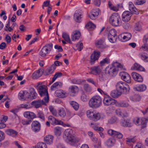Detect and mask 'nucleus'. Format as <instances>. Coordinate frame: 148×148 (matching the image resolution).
<instances>
[{
    "instance_id": "1",
    "label": "nucleus",
    "mask_w": 148,
    "mask_h": 148,
    "mask_svg": "<svg viewBox=\"0 0 148 148\" xmlns=\"http://www.w3.org/2000/svg\"><path fill=\"white\" fill-rule=\"evenodd\" d=\"M63 137L65 138V140L68 143L73 145L78 142L79 139L73 134L72 130L70 129L66 130L64 132Z\"/></svg>"
},
{
    "instance_id": "2",
    "label": "nucleus",
    "mask_w": 148,
    "mask_h": 148,
    "mask_svg": "<svg viewBox=\"0 0 148 148\" xmlns=\"http://www.w3.org/2000/svg\"><path fill=\"white\" fill-rule=\"evenodd\" d=\"M102 99L98 95L92 97L89 100V106L90 108L96 109L100 107L101 104Z\"/></svg>"
},
{
    "instance_id": "3",
    "label": "nucleus",
    "mask_w": 148,
    "mask_h": 148,
    "mask_svg": "<svg viewBox=\"0 0 148 148\" xmlns=\"http://www.w3.org/2000/svg\"><path fill=\"white\" fill-rule=\"evenodd\" d=\"M36 87L38 90V92L40 96H45L44 99L45 102H48L49 100V97L47 87L44 85H40V83H38Z\"/></svg>"
},
{
    "instance_id": "4",
    "label": "nucleus",
    "mask_w": 148,
    "mask_h": 148,
    "mask_svg": "<svg viewBox=\"0 0 148 148\" xmlns=\"http://www.w3.org/2000/svg\"><path fill=\"white\" fill-rule=\"evenodd\" d=\"M116 89L119 91L121 94H126L130 90L129 85L125 82L122 81L118 82L116 85Z\"/></svg>"
},
{
    "instance_id": "5",
    "label": "nucleus",
    "mask_w": 148,
    "mask_h": 148,
    "mask_svg": "<svg viewBox=\"0 0 148 148\" xmlns=\"http://www.w3.org/2000/svg\"><path fill=\"white\" fill-rule=\"evenodd\" d=\"M121 18L119 15L116 13H113L109 20L110 23L112 26H118L121 24Z\"/></svg>"
},
{
    "instance_id": "6",
    "label": "nucleus",
    "mask_w": 148,
    "mask_h": 148,
    "mask_svg": "<svg viewBox=\"0 0 148 148\" xmlns=\"http://www.w3.org/2000/svg\"><path fill=\"white\" fill-rule=\"evenodd\" d=\"M53 46L51 43L46 44L41 50L39 53L40 55L42 57L45 56L51 50Z\"/></svg>"
},
{
    "instance_id": "7",
    "label": "nucleus",
    "mask_w": 148,
    "mask_h": 148,
    "mask_svg": "<svg viewBox=\"0 0 148 148\" xmlns=\"http://www.w3.org/2000/svg\"><path fill=\"white\" fill-rule=\"evenodd\" d=\"M116 31L114 29H111L109 31L108 34V39L112 43L115 42L117 39Z\"/></svg>"
},
{
    "instance_id": "8",
    "label": "nucleus",
    "mask_w": 148,
    "mask_h": 148,
    "mask_svg": "<svg viewBox=\"0 0 148 148\" xmlns=\"http://www.w3.org/2000/svg\"><path fill=\"white\" fill-rule=\"evenodd\" d=\"M116 101L111 98L110 96H106L104 97L103 100V103L104 105L109 106L115 104Z\"/></svg>"
},
{
    "instance_id": "9",
    "label": "nucleus",
    "mask_w": 148,
    "mask_h": 148,
    "mask_svg": "<svg viewBox=\"0 0 148 148\" xmlns=\"http://www.w3.org/2000/svg\"><path fill=\"white\" fill-rule=\"evenodd\" d=\"M100 52L99 51H94L90 56V63L91 64H93L97 60L100 56Z\"/></svg>"
},
{
    "instance_id": "10",
    "label": "nucleus",
    "mask_w": 148,
    "mask_h": 148,
    "mask_svg": "<svg viewBox=\"0 0 148 148\" xmlns=\"http://www.w3.org/2000/svg\"><path fill=\"white\" fill-rule=\"evenodd\" d=\"M118 69L115 67L112 66L109 68L106 67L105 70V72L106 74H108L112 76H115L117 74Z\"/></svg>"
},
{
    "instance_id": "11",
    "label": "nucleus",
    "mask_w": 148,
    "mask_h": 148,
    "mask_svg": "<svg viewBox=\"0 0 148 148\" xmlns=\"http://www.w3.org/2000/svg\"><path fill=\"white\" fill-rule=\"evenodd\" d=\"M119 75L121 79L124 81L128 83L131 82V77L127 73L124 71L121 72L120 73Z\"/></svg>"
},
{
    "instance_id": "12",
    "label": "nucleus",
    "mask_w": 148,
    "mask_h": 148,
    "mask_svg": "<svg viewBox=\"0 0 148 148\" xmlns=\"http://www.w3.org/2000/svg\"><path fill=\"white\" fill-rule=\"evenodd\" d=\"M96 47L99 49H103L106 47L105 40L103 39H100L97 40L95 42Z\"/></svg>"
},
{
    "instance_id": "13",
    "label": "nucleus",
    "mask_w": 148,
    "mask_h": 148,
    "mask_svg": "<svg viewBox=\"0 0 148 148\" xmlns=\"http://www.w3.org/2000/svg\"><path fill=\"white\" fill-rule=\"evenodd\" d=\"M41 125L40 123L37 121H33L32 124V130L35 132H37L40 130Z\"/></svg>"
},
{
    "instance_id": "14",
    "label": "nucleus",
    "mask_w": 148,
    "mask_h": 148,
    "mask_svg": "<svg viewBox=\"0 0 148 148\" xmlns=\"http://www.w3.org/2000/svg\"><path fill=\"white\" fill-rule=\"evenodd\" d=\"M108 132L109 134L119 139L122 138L123 136L121 133L114 130L110 129L108 131Z\"/></svg>"
},
{
    "instance_id": "15",
    "label": "nucleus",
    "mask_w": 148,
    "mask_h": 148,
    "mask_svg": "<svg viewBox=\"0 0 148 148\" xmlns=\"http://www.w3.org/2000/svg\"><path fill=\"white\" fill-rule=\"evenodd\" d=\"M132 16V13L130 11H125L122 14V20L124 22H127L130 20Z\"/></svg>"
},
{
    "instance_id": "16",
    "label": "nucleus",
    "mask_w": 148,
    "mask_h": 148,
    "mask_svg": "<svg viewBox=\"0 0 148 148\" xmlns=\"http://www.w3.org/2000/svg\"><path fill=\"white\" fill-rule=\"evenodd\" d=\"M81 36V33L79 30H76L73 31L71 34V38L73 41L78 40Z\"/></svg>"
},
{
    "instance_id": "17",
    "label": "nucleus",
    "mask_w": 148,
    "mask_h": 148,
    "mask_svg": "<svg viewBox=\"0 0 148 148\" xmlns=\"http://www.w3.org/2000/svg\"><path fill=\"white\" fill-rule=\"evenodd\" d=\"M20 99L26 100L27 99H30V93L26 90L20 92L19 94Z\"/></svg>"
},
{
    "instance_id": "18",
    "label": "nucleus",
    "mask_w": 148,
    "mask_h": 148,
    "mask_svg": "<svg viewBox=\"0 0 148 148\" xmlns=\"http://www.w3.org/2000/svg\"><path fill=\"white\" fill-rule=\"evenodd\" d=\"M101 69L100 66H93L90 68V73L95 75H99L101 71Z\"/></svg>"
},
{
    "instance_id": "19",
    "label": "nucleus",
    "mask_w": 148,
    "mask_h": 148,
    "mask_svg": "<svg viewBox=\"0 0 148 148\" xmlns=\"http://www.w3.org/2000/svg\"><path fill=\"white\" fill-rule=\"evenodd\" d=\"M99 12L98 9H93L89 13V16L91 19L95 20L99 15Z\"/></svg>"
},
{
    "instance_id": "20",
    "label": "nucleus",
    "mask_w": 148,
    "mask_h": 148,
    "mask_svg": "<svg viewBox=\"0 0 148 148\" xmlns=\"http://www.w3.org/2000/svg\"><path fill=\"white\" fill-rule=\"evenodd\" d=\"M132 76L135 81L138 82H142L143 78L142 76L139 74L135 72H132Z\"/></svg>"
},
{
    "instance_id": "21",
    "label": "nucleus",
    "mask_w": 148,
    "mask_h": 148,
    "mask_svg": "<svg viewBox=\"0 0 148 148\" xmlns=\"http://www.w3.org/2000/svg\"><path fill=\"white\" fill-rule=\"evenodd\" d=\"M32 104L36 108H38L41 107L42 105L45 104V102L43 100H38L32 101Z\"/></svg>"
},
{
    "instance_id": "22",
    "label": "nucleus",
    "mask_w": 148,
    "mask_h": 148,
    "mask_svg": "<svg viewBox=\"0 0 148 148\" xmlns=\"http://www.w3.org/2000/svg\"><path fill=\"white\" fill-rule=\"evenodd\" d=\"M49 121L50 123L53 125L59 124L60 125L63 123L60 121L56 119L54 117L52 116H50L48 117Z\"/></svg>"
},
{
    "instance_id": "23",
    "label": "nucleus",
    "mask_w": 148,
    "mask_h": 148,
    "mask_svg": "<svg viewBox=\"0 0 148 148\" xmlns=\"http://www.w3.org/2000/svg\"><path fill=\"white\" fill-rule=\"evenodd\" d=\"M115 112L118 116L120 117H125L128 116V113L126 111L121 110L120 109L116 110Z\"/></svg>"
},
{
    "instance_id": "24",
    "label": "nucleus",
    "mask_w": 148,
    "mask_h": 148,
    "mask_svg": "<svg viewBox=\"0 0 148 148\" xmlns=\"http://www.w3.org/2000/svg\"><path fill=\"white\" fill-rule=\"evenodd\" d=\"M55 94L57 97L60 98L65 97L67 95L66 92L61 90H57L55 92Z\"/></svg>"
},
{
    "instance_id": "25",
    "label": "nucleus",
    "mask_w": 148,
    "mask_h": 148,
    "mask_svg": "<svg viewBox=\"0 0 148 148\" xmlns=\"http://www.w3.org/2000/svg\"><path fill=\"white\" fill-rule=\"evenodd\" d=\"M42 70L41 69H39L32 74V77L33 79H37L42 75Z\"/></svg>"
},
{
    "instance_id": "26",
    "label": "nucleus",
    "mask_w": 148,
    "mask_h": 148,
    "mask_svg": "<svg viewBox=\"0 0 148 148\" xmlns=\"http://www.w3.org/2000/svg\"><path fill=\"white\" fill-rule=\"evenodd\" d=\"M121 125L124 127H131L133 124L129 119L123 120L121 122Z\"/></svg>"
},
{
    "instance_id": "27",
    "label": "nucleus",
    "mask_w": 148,
    "mask_h": 148,
    "mask_svg": "<svg viewBox=\"0 0 148 148\" xmlns=\"http://www.w3.org/2000/svg\"><path fill=\"white\" fill-rule=\"evenodd\" d=\"M24 117L28 119H32L36 117V114L31 112H26L24 113Z\"/></svg>"
},
{
    "instance_id": "28",
    "label": "nucleus",
    "mask_w": 148,
    "mask_h": 148,
    "mask_svg": "<svg viewBox=\"0 0 148 148\" xmlns=\"http://www.w3.org/2000/svg\"><path fill=\"white\" fill-rule=\"evenodd\" d=\"M55 69L54 65H51V66L48 68L44 73L45 75H47L51 74Z\"/></svg>"
},
{
    "instance_id": "29",
    "label": "nucleus",
    "mask_w": 148,
    "mask_h": 148,
    "mask_svg": "<svg viewBox=\"0 0 148 148\" xmlns=\"http://www.w3.org/2000/svg\"><path fill=\"white\" fill-rule=\"evenodd\" d=\"M147 88L146 86L144 84H141L137 86L133 87L134 90L135 91L143 92Z\"/></svg>"
},
{
    "instance_id": "30",
    "label": "nucleus",
    "mask_w": 148,
    "mask_h": 148,
    "mask_svg": "<svg viewBox=\"0 0 148 148\" xmlns=\"http://www.w3.org/2000/svg\"><path fill=\"white\" fill-rule=\"evenodd\" d=\"M62 85V83L60 82H58L53 84L51 87V90H54L56 89L60 88Z\"/></svg>"
},
{
    "instance_id": "31",
    "label": "nucleus",
    "mask_w": 148,
    "mask_h": 148,
    "mask_svg": "<svg viewBox=\"0 0 148 148\" xmlns=\"http://www.w3.org/2000/svg\"><path fill=\"white\" fill-rule=\"evenodd\" d=\"M29 91L30 93V99H36L37 96V94L35 91L34 89L33 88H31L29 89Z\"/></svg>"
},
{
    "instance_id": "32",
    "label": "nucleus",
    "mask_w": 148,
    "mask_h": 148,
    "mask_svg": "<svg viewBox=\"0 0 148 148\" xmlns=\"http://www.w3.org/2000/svg\"><path fill=\"white\" fill-rule=\"evenodd\" d=\"M130 100L133 101H140L141 99V96L138 94H135L131 96L130 97Z\"/></svg>"
},
{
    "instance_id": "33",
    "label": "nucleus",
    "mask_w": 148,
    "mask_h": 148,
    "mask_svg": "<svg viewBox=\"0 0 148 148\" xmlns=\"http://www.w3.org/2000/svg\"><path fill=\"white\" fill-rule=\"evenodd\" d=\"M53 136L51 135H48L44 138L45 142L47 144H50L53 143Z\"/></svg>"
},
{
    "instance_id": "34",
    "label": "nucleus",
    "mask_w": 148,
    "mask_h": 148,
    "mask_svg": "<svg viewBox=\"0 0 148 148\" xmlns=\"http://www.w3.org/2000/svg\"><path fill=\"white\" fill-rule=\"evenodd\" d=\"M121 94L119 91L116 89V90H112L111 92L110 95L113 97L116 98L120 96Z\"/></svg>"
},
{
    "instance_id": "35",
    "label": "nucleus",
    "mask_w": 148,
    "mask_h": 148,
    "mask_svg": "<svg viewBox=\"0 0 148 148\" xmlns=\"http://www.w3.org/2000/svg\"><path fill=\"white\" fill-rule=\"evenodd\" d=\"M91 119L96 121L99 119L101 117L100 114L99 113H91Z\"/></svg>"
},
{
    "instance_id": "36",
    "label": "nucleus",
    "mask_w": 148,
    "mask_h": 148,
    "mask_svg": "<svg viewBox=\"0 0 148 148\" xmlns=\"http://www.w3.org/2000/svg\"><path fill=\"white\" fill-rule=\"evenodd\" d=\"M116 142L115 139L113 138H109L106 141V144L108 147H111L114 145Z\"/></svg>"
},
{
    "instance_id": "37",
    "label": "nucleus",
    "mask_w": 148,
    "mask_h": 148,
    "mask_svg": "<svg viewBox=\"0 0 148 148\" xmlns=\"http://www.w3.org/2000/svg\"><path fill=\"white\" fill-rule=\"evenodd\" d=\"M6 134L13 137L15 136L18 134V132L12 129H9L6 131Z\"/></svg>"
},
{
    "instance_id": "38",
    "label": "nucleus",
    "mask_w": 148,
    "mask_h": 148,
    "mask_svg": "<svg viewBox=\"0 0 148 148\" xmlns=\"http://www.w3.org/2000/svg\"><path fill=\"white\" fill-rule=\"evenodd\" d=\"M141 59L145 62H148V55L145 52H142L139 53Z\"/></svg>"
},
{
    "instance_id": "39",
    "label": "nucleus",
    "mask_w": 148,
    "mask_h": 148,
    "mask_svg": "<svg viewBox=\"0 0 148 148\" xmlns=\"http://www.w3.org/2000/svg\"><path fill=\"white\" fill-rule=\"evenodd\" d=\"M132 67L134 69L140 71H143L145 70L143 66L136 63H135L134 64Z\"/></svg>"
},
{
    "instance_id": "40",
    "label": "nucleus",
    "mask_w": 148,
    "mask_h": 148,
    "mask_svg": "<svg viewBox=\"0 0 148 148\" xmlns=\"http://www.w3.org/2000/svg\"><path fill=\"white\" fill-rule=\"evenodd\" d=\"M81 14L75 13L74 15V19L75 21L79 23L81 21Z\"/></svg>"
},
{
    "instance_id": "41",
    "label": "nucleus",
    "mask_w": 148,
    "mask_h": 148,
    "mask_svg": "<svg viewBox=\"0 0 148 148\" xmlns=\"http://www.w3.org/2000/svg\"><path fill=\"white\" fill-rule=\"evenodd\" d=\"M62 128L59 127H56L54 129L55 134L57 136H60L61 133Z\"/></svg>"
},
{
    "instance_id": "42",
    "label": "nucleus",
    "mask_w": 148,
    "mask_h": 148,
    "mask_svg": "<svg viewBox=\"0 0 148 148\" xmlns=\"http://www.w3.org/2000/svg\"><path fill=\"white\" fill-rule=\"evenodd\" d=\"M62 37L65 40L70 44L72 43L71 40L68 34L66 32H63L62 34Z\"/></svg>"
},
{
    "instance_id": "43",
    "label": "nucleus",
    "mask_w": 148,
    "mask_h": 148,
    "mask_svg": "<svg viewBox=\"0 0 148 148\" xmlns=\"http://www.w3.org/2000/svg\"><path fill=\"white\" fill-rule=\"evenodd\" d=\"M132 37L131 34L129 33H126L124 34V36H123V39H124V41H126L130 40Z\"/></svg>"
},
{
    "instance_id": "44",
    "label": "nucleus",
    "mask_w": 148,
    "mask_h": 148,
    "mask_svg": "<svg viewBox=\"0 0 148 148\" xmlns=\"http://www.w3.org/2000/svg\"><path fill=\"white\" fill-rule=\"evenodd\" d=\"M70 91L73 93H77L79 90L78 87L75 86H72L69 88Z\"/></svg>"
},
{
    "instance_id": "45",
    "label": "nucleus",
    "mask_w": 148,
    "mask_h": 148,
    "mask_svg": "<svg viewBox=\"0 0 148 148\" xmlns=\"http://www.w3.org/2000/svg\"><path fill=\"white\" fill-rule=\"evenodd\" d=\"M71 105L73 108L76 110H78L79 108V104L75 101H72L70 103Z\"/></svg>"
},
{
    "instance_id": "46",
    "label": "nucleus",
    "mask_w": 148,
    "mask_h": 148,
    "mask_svg": "<svg viewBox=\"0 0 148 148\" xmlns=\"http://www.w3.org/2000/svg\"><path fill=\"white\" fill-rule=\"evenodd\" d=\"M84 90L87 92H91L92 90L91 88L88 84H85L84 85Z\"/></svg>"
},
{
    "instance_id": "47",
    "label": "nucleus",
    "mask_w": 148,
    "mask_h": 148,
    "mask_svg": "<svg viewBox=\"0 0 148 148\" xmlns=\"http://www.w3.org/2000/svg\"><path fill=\"white\" fill-rule=\"evenodd\" d=\"M129 10L132 14H139V12L137 10V9L135 7L134 5Z\"/></svg>"
},
{
    "instance_id": "48",
    "label": "nucleus",
    "mask_w": 148,
    "mask_h": 148,
    "mask_svg": "<svg viewBox=\"0 0 148 148\" xmlns=\"http://www.w3.org/2000/svg\"><path fill=\"white\" fill-rule=\"evenodd\" d=\"M81 98L83 101H86L88 99L89 97L84 92H83L81 95Z\"/></svg>"
},
{
    "instance_id": "49",
    "label": "nucleus",
    "mask_w": 148,
    "mask_h": 148,
    "mask_svg": "<svg viewBox=\"0 0 148 148\" xmlns=\"http://www.w3.org/2000/svg\"><path fill=\"white\" fill-rule=\"evenodd\" d=\"M83 43L79 42L76 45L75 50H78L79 51H80L83 49Z\"/></svg>"
},
{
    "instance_id": "50",
    "label": "nucleus",
    "mask_w": 148,
    "mask_h": 148,
    "mask_svg": "<svg viewBox=\"0 0 148 148\" xmlns=\"http://www.w3.org/2000/svg\"><path fill=\"white\" fill-rule=\"evenodd\" d=\"M110 62V60L108 58H105L102 61L100 62V66L102 67L106 63H108Z\"/></svg>"
},
{
    "instance_id": "51",
    "label": "nucleus",
    "mask_w": 148,
    "mask_h": 148,
    "mask_svg": "<svg viewBox=\"0 0 148 148\" xmlns=\"http://www.w3.org/2000/svg\"><path fill=\"white\" fill-rule=\"evenodd\" d=\"M62 75L61 72H58L56 73L52 78V80L51 83L53 82L57 78L61 76Z\"/></svg>"
},
{
    "instance_id": "52",
    "label": "nucleus",
    "mask_w": 148,
    "mask_h": 148,
    "mask_svg": "<svg viewBox=\"0 0 148 148\" xmlns=\"http://www.w3.org/2000/svg\"><path fill=\"white\" fill-rule=\"evenodd\" d=\"M38 148H47L46 144L43 142L38 143L37 145Z\"/></svg>"
},
{
    "instance_id": "53",
    "label": "nucleus",
    "mask_w": 148,
    "mask_h": 148,
    "mask_svg": "<svg viewBox=\"0 0 148 148\" xmlns=\"http://www.w3.org/2000/svg\"><path fill=\"white\" fill-rule=\"evenodd\" d=\"M140 49L142 51H148V44L147 43H144L140 48Z\"/></svg>"
},
{
    "instance_id": "54",
    "label": "nucleus",
    "mask_w": 148,
    "mask_h": 148,
    "mask_svg": "<svg viewBox=\"0 0 148 148\" xmlns=\"http://www.w3.org/2000/svg\"><path fill=\"white\" fill-rule=\"evenodd\" d=\"M58 114L62 117H64L66 115L65 111L63 109H62L59 110Z\"/></svg>"
},
{
    "instance_id": "55",
    "label": "nucleus",
    "mask_w": 148,
    "mask_h": 148,
    "mask_svg": "<svg viewBox=\"0 0 148 148\" xmlns=\"http://www.w3.org/2000/svg\"><path fill=\"white\" fill-rule=\"evenodd\" d=\"M136 31H139L141 29L140 24L139 22L136 23L134 27Z\"/></svg>"
},
{
    "instance_id": "56",
    "label": "nucleus",
    "mask_w": 148,
    "mask_h": 148,
    "mask_svg": "<svg viewBox=\"0 0 148 148\" xmlns=\"http://www.w3.org/2000/svg\"><path fill=\"white\" fill-rule=\"evenodd\" d=\"M145 0H136L135 2V4L137 5H141L145 3Z\"/></svg>"
},
{
    "instance_id": "57",
    "label": "nucleus",
    "mask_w": 148,
    "mask_h": 148,
    "mask_svg": "<svg viewBox=\"0 0 148 148\" xmlns=\"http://www.w3.org/2000/svg\"><path fill=\"white\" fill-rule=\"evenodd\" d=\"M117 120V117L114 116L111 118L108 121V122L110 124H113Z\"/></svg>"
},
{
    "instance_id": "58",
    "label": "nucleus",
    "mask_w": 148,
    "mask_h": 148,
    "mask_svg": "<svg viewBox=\"0 0 148 148\" xmlns=\"http://www.w3.org/2000/svg\"><path fill=\"white\" fill-rule=\"evenodd\" d=\"M86 25L91 30H93L96 27L95 25L91 22H89Z\"/></svg>"
},
{
    "instance_id": "59",
    "label": "nucleus",
    "mask_w": 148,
    "mask_h": 148,
    "mask_svg": "<svg viewBox=\"0 0 148 148\" xmlns=\"http://www.w3.org/2000/svg\"><path fill=\"white\" fill-rule=\"evenodd\" d=\"M49 6H51L50 5V1L49 0H47L44 1L43 4L42 6V8L44 9L45 7H48Z\"/></svg>"
},
{
    "instance_id": "60",
    "label": "nucleus",
    "mask_w": 148,
    "mask_h": 148,
    "mask_svg": "<svg viewBox=\"0 0 148 148\" xmlns=\"http://www.w3.org/2000/svg\"><path fill=\"white\" fill-rule=\"evenodd\" d=\"M119 106L121 107H127L129 106V105L127 102H121L119 103Z\"/></svg>"
},
{
    "instance_id": "61",
    "label": "nucleus",
    "mask_w": 148,
    "mask_h": 148,
    "mask_svg": "<svg viewBox=\"0 0 148 148\" xmlns=\"http://www.w3.org/2000/svg\"><path fill=\"white\" fill-rule=\"evenodd\" d=\"M38 117L43 120H45V116L44 114L42 112H40L38 113Z\"/></svg>"
},
{
    "instance_id": "62",
    "label": "nucleus",
    "mask_w": 148,
    "mask_h": 148,
    "mask_svg": "<svg viewBox=\"0 0 148 148\" xmlns=\"http://www.w3.org/2000/svg\"><path fill=\"white\" fill-rule=\"evenodd\" d=\"M127 143L128 145H130V143H134L135 141V140L134 139V138H127Z\"/></svg>"
},
{
    "instance_id": "63",
    "label": "nucleus",
    "mask_w": 148,
    "mask_h": 148,
    "mask_svg": "<svg viewBox=\"0 0 148 148\" xmlns=\"http://www.w3.org/2000/svg\"><path fill=\"white\" fill-rule=\"evenodd\" d=\"M134 122L137 125H139L140 124V120L138 117H136L133 120Z\"/></svg>"
},
{
    "instance_id": "64",
    "label": "nucleus",
    "mask_w": 148,
    "mask_h": 148,
    "mask_svg": "<svg viewBox=\"0 0 148 148\" xmlns=\"http://www.w3.org/2000/svg\"><path fill=\"white\" fill-rule=\"evenodd\" d=\"M148 39V34H145L144 36L143 42L144 43H147Z\"/></svg>"
}]
</instances>
